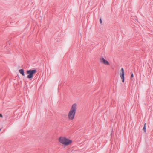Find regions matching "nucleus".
<instances>
[{"instance_id": "9", "label": "nucleus", "mask_w": 153, "mask_h": 153, "mask_svg": "<svg viewBox=\"0 0 153 153\" xmlns=\"http://www.w3.org/2000/svg\"><path fill=\"white\" fill-rule=\"evenodd\" d=\"M131 76L132 77H133V74L132 73V74H131Z\"/></svg>"}, {"instance_id": "7", "label": "nucleus", "mask_w": 153, "mask_h": 153, "mask_svg": "<svg viewBox=\"0 0 153 153\" xmlns=\"http://www.w3.org/2000/svg\"><path fill=\"white\" fill-rule=\"evenodd\" d=\"M146 123L144 124V127L143 128V130L145 132H146Z\"/></svg>"}, {"instance_id": "2", "label": "nucleus", "mask_w": 153, "mask_h": 153, "mask_svg": "<svg viewBox=\"0 0 153 153\" xmlns=\"http://www.w3.org/2000/svg\"><path fill=\"white\" fill-rule=\"evenodd\" d=\"M59 141L60 143L65 146L68 145L72 143V140L64 137H60Z\"/></svg>"}, {"instance_id": "8", "label": "nucleus", "mask_w": 153, "mask_h": 153, "mask_svg": "<svg viewBox=\"0 0 153 153\" xmlns=\"http://www.w3.org/2000/svg\"><path fill=\"white\" fill-rule=\"evenodd\" d=\"M0 117H1V118H2L3 117L2 115L1 114H0Z\"/></svg>"}, {"instance_id": "5", "label": "nucleus", "mask_w": 153, "mask_h": 153, "mask_svg": "<svg viewBox=\"0 0 153 153\" xmlns=\"http://www.w3.org/2000/svg\"><path fill=\"white\" fill-rule=\"evenodd\" d=\"M100 60L101 62L105 65H109V62L107 60H105L103 57H101L100 58Z\"/></svg>"}, {"instance_id": "3", "label": "nucleus", "mask_w": 153, "mask_h": 153, "mask_svg": "<svg viewBox=\"0 0 153 153\" xmlns=\"http://www.w3.org/2000/svg\"><path fill=\"white\" fill-rule=\"evenodd\" d=\"M36 71L35 69L27 71V74H28V75L27 76V78L30 79H31L33 78V74L36 73Z\"/></svg>"}, {"instance_id": "1", "label": "nucleus", "mask_w": 153, "mask_h": 153, "mask_svg": "<svg viewBox=\"0 0 153 153\" xmlns=\"http://www.w3.org/2000/svg\"><path fill=\"white\" fill-rule=\"evenodd\" d=\"M76 110L77 104L74 103L72 105L68 114V118L69 120H73L74 119Z\"/></svg>"}, {"instance_id": "6", "label": "nucleus", "mask_w": 153, "mask_h": 153, "mask_svg": "<svg viewBox=\"0 0 153 153\" xmlns=\"http://www.w3.org/2000/svg\"><path fill=\"white\" fill-rule=\"evenodd\" d=\"M19 72L22 74V75L23 76H25V74L24 72V71L23 69H21L19 70Z\"/></svg>"}, {"instance_id": "10", "label": "nucleus", "mask_w": 153, "mask_h": 153, "mask_svg": "<svg viewBox=\"0 0 153 153\" xmlns=\"http://www.w3.org/2000/svg\"><path fill=\"white\" fill-rule=\"evenodd\" d=\"M100 23H101L102 22V21L101 19H100Z\"/></svg>"}, {"instance_id": "4", "label": "nucleus", "mask_w": 153, "mask_h": 153, "mask_svg": "<svg viewBox=\"0 0 153 153\" xmlns=\"http://www.w3.org/2000/svg\"><path fill=\"white\" fill-rule=\"evenodd\" d=\"M121 73H120V76L121 77V79H122V82H124V72L123 68H122L121 69Z\"/></svg>"}]
</instances>
